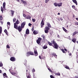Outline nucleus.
<instances>
[{"instance_id":"nucleus-1","label":"nucleus","mask_w":78,"mask_h":78,"mask_svg":"<svg viewBox=\"0 0 78 78\" xmlns=\"http://www.w3.org/2000/svg\"><path fill=\"white\" fill-rule=\"evenodd\" d=\"M51 42H53V45H52V43L50 42V41H48V42L49 45L50 46H52L54 48L58 49V44H57L56 42V41H55V40H53L52 41H51Z\"/></svg>"},{"instance_id":"nucleus-2","label":"nucleus","mask_w":78,"mask_h":78,"mask_svg":"<svg viewBox=\"0 0 78 78\" xmlns=\"http://www.w3.org/2000/svg\"><path fill=\"white\" fill-rule=\"evenodd\" d=\"M47 25L48 26L45 27V30H44V32L45 33H48V30L50 29L49 28H51V25L49 23H47Z\"/></svg>"},{"instance_id":"nucleus-3","label":"nucleus","mask_w":78,"mask_h":78,"mask_svg":"<svg viewBox=\"0 0 78 78\" xmlns=\"http://www.w3.org/2000/svg\"><path fill=\"white\" fill-rule=\"evenodd\" d=\"M14 28H15V29H16V30H18L20 33L21 31H22V28H23L22 27H21L20 26H19L18 27L17 26H15Z\"/></svg>"},{"instance_id":"nucleus-4","label":"nucleus","mask_w":78,"mask_h":78,"mask_svg":"<svg viewBox=\"0 0 78 78\" xmlns=\"http://www.w3.org/2000/svg\"><path fill=\"white\" fill-rule=\"evenodd\" d=\"M23 17H25V18H26L27 19H31V16L30 15H28V16H26V15L25 14H23Z\"/></svg>"},{"instance_id":"nucleus-5","label":"nucleus","mask_w":78,"mask_h":78,"mask_svg":"<svg viewBox=\"0 0 78 78\" xmlns=\"http://www.w3.org/2000/svg\"><path fill=\"white\" fill-rule=\"evenodd\" d=\"M45 23L44 22V18H43L41 23V28H42L43 26H44Z\"/></svg>"},{"instance_id":"nucleus-6","label":"nucleus","mask_w":78,"mask_h":78,"mask_svg":"<svg viewBox=\"0 0 78 78\" xmlns=\"http://www.w3.org/2000/svg\"><path fill=\"white\" fill-rule=\"evenodd\" d=\"M42 40V38L41 37H39L38 38V39L37 40V42L38 44H39L41 43V41Z\"/></svg>"},{"instance_id":"nucleus-7","label":"nucleus","mask_w":78,"mask_h":78,"mask_svg":"<svg viewBox=\"0 0 78 78\" xmlns=\"http://www.w3.org/2000/svg\"><path fill=\"white\" fill-rule=\"evenodd\" d=\"M20 23V22H19V20H17V21L15 23H14V27H15V26H17V25H18V24H19V23Z\"/></svg>"},{"instance_id":"nucleus-8","label":"nucleus","mask_w":78,"mask_h":78,"mask_svg":"<svg viewBox=\"0 0 78 78\" xmlns=\"http://www.w3.org/2000/svg\"><path fill=\"white\" fill-rule=\"evenodd\" d=\"M10 60L11 61L14 62V61H16V58L13 57H11L10 58Z\"/></svg>"},{"instance_id":"nucleus-9","label":"nucleus","mask_w":78,"mask_h":78,"mask_svg":"<svg viewBox=\"0 0 78 78\" xmlns=\"http://www.w3.org/2000/svg\"><path fill=\"white\" fill-rule=\"evenodd\" d=\"M26 25V22H24L22 23L21 24V27H22V28H24V27H25V25Z\"/></svg>"},{"instance_id":"nucleus-10","label":"nucleus","mask_w":78,"mask_h":78,"mask_svg":"<svg viewBox=\"0 0 78 78\" xmlns=\"http://www.w3.org/2000/svg\"><path fill=\"white\" fill-rule=\"evenodd\" d=\"M21 1L22 2H23V3L24 4V6L27 5V3L26 1H24L23 0H21Z\"/></svg>"},{"instance_id":"nucleus-11","label":"nucleus","mask_w":78,"mask_h":78,"mask_svg":"<svg viewBox=\"0 0 78 78\" xmlns=\"http://www.w3.org/2000/svg\"><path fill=\"white\" fill-rule=\"evenodd\" d=\"M34 53L35 56H37L38 55V53H37V50L36 49H34Z\"/></svg>"},{"instance_id":"nucleus-12","label":"nucleus","mask_w":78,"mask_h":78,"mask_svg":"<svg viewBox=\"0 0 78 78\" xmlns=\"http://www.w3.org/2000/svg\"><path fill=\"white\" fill-rule=\"evenodd\" d=\"M3 76L4 78H8V76L6 75V73H4L3 74Z\"/></svg>"},{"instance_id":"nucleus-13","label":"nucleus","mask_w":78,"mask_h":78,"mask_svg":"<svg viewBox=\"0 0 78 78\" xmlns=\"http://www.w3.org/2000/svg\"><path fill=\"white\" fill-rule=\"evenodd\" d=\"M7 27H8V29H9V28H10V25H11V23H10V22H8L7 23Z\"/></svg>"},{"instance_id":"nucleus-14","label":"nucleus","mask_w":78,"mask_h":78,"mask_svg":"<svg viewBox=\"0 0 78 78\" xmlns=\"http://www.w3.org/2000/svg\"><path fill=\"white\" fill-rule=\"evenodd\" d=\"M26 33L27 34H29L30 32H29V29H27L26 31Z\"/></svg>"},{"instance_id":"nucleus-15","label":"nucleus","mask_w":78,"mask_h":78,"mask_svg":"<svg viewBox=\"0 0 78 78\" xmlns=\"http://www.w3.org/2000/svg\"><path fill=\"white\" fill-rule=\"evenodd\" d=\"M63 30H64L65 33H67L68 32L67 31V30L64 27H62Z\"/></svg>"},{"instance_id":"nucleus-16","label":"nucleus","mask_w":78,"mask_h":78,"mask_svg":"<svg viewBox=\"0 0 78 78\" xmlns=\"http://www.w3.org/2000/svg\"><path fill=\"white\" fill-rule=\"evenodd\" d=\"M33 33L34 34H35V35H36L37 34H38V32L36 30H34Z\"/></svg>"},{"instance_id":"nucleus-17","label":"nucleus","mask_w":78,"mask_h":78,"mask_svg":"<svg viewBox=\"0 0 78 78\" xmlns=\"http://www.w3.org/2000/svg\"><path fill=\"white\" fill-rule=\"evenodd\" d=\"M10 72L11 73V74H12V75H15L16 74V73L14 72H11L10 71Z\"/></svg>"},{"instance_id":"nucleus-18","label":"nucleus","mask_w":78,"mask_h":78,"mask_svg":"<svg viewBox=\"0 0 78 78\" xmlns=\"http://www.w3.org/2000/svg\"><path fill=\"white\" fill-rule=\"evenodd\" d=\"M43 49H46V48H47V46L46 44L45 45H44V46L43 47Z\"/></svg>"},{"instance_id":"nucleus-19","label":"nucleus","mask_w":78,"mask_h":78,"mask_svg":"<svg viewBox=\"0 0 78 78\" xmlns=\"http://www.w3.org/2000/svg\"><path fill=\"white\" fill-rule=\"evenodd\" d=\"M72 1L73 3H75V4H76V5H77V2L76 1V0H72Z\"/></svg>"},{"instance_id":"nucleus-20","label":"nucleus","mask_w":78,"mask_h":78,"mask_svg":"<svg viewBox=\"0 0 78 78\" xmlns=\"http://www.w3.org/2000/svg\"><path fill=\"white\" fill-rule=\"evenodd\" d=\"M72 41L73 42H74V43H75V42H76V39H75V38H73Z\"/></svg>"},{"instance_id":"nucleus-21","label":"nucleus","mask_w":78,"mask_h":78,"mask_svg":"<svg viewBox=\"0 0 78 78\" xmlns=\"http://www.w3.org/2000/svg\"><path fill=\"white\" fill-rule=\"evenodd\" d=\"M62 2L58 3V7H60V6H62Z\"/></svg>"},{"instance_id":"nucleus-22","label":"nucleus","mask_w":78,"mask_h":78,"mask_svg":"<svg viewBox=\"0 0 78 78\" xmlns=\"http://www.w3.org/2000/svg\"><path fill=\"white\" fill-rule=\"evenodd\" d=\"M11 14H12V16L13 17V16H14V11L11 10Z\"/></svg>"},{"instance_id":"nucleus-23","label":"nucleus","mask_w":78,"mask_h":78,"mask_svg":"<svg viewBox=\"0 0 78 78\" xmlns=\"http://www.w3.org/2000/svg\"><path fill=\"white\" fill-rule=\"evenodd\" d=\"M5 6H6V3L5 2H4L3 3V8H5Z\"/></svg>"},{"instance_id":"nucleus-24","label":"nucleus","mask_w":78,"mask_h":78,"mask_svg":"<svg viewBox=\"0 0 78 78\" xmlns=\"http://www.w3.org/2000/svg\"><path fill=\"white\" fill-rule=\"evenodd\" d=\"M30 52L29 51L27 52V56H30Z\"/></svg>"},{"instance_id":"nucleus-25","label":"nucleus","mask_w":78,"mask_h":78,"mask_svg":"<svg viewBox=\"0 0 78 78\" xmlns=\"http://www.w3.org/2000/svg\"><path fill=\"white\" fill-rule=\"evenodd\" d=\"M29 53L30 54V55H34V53H33L32 51H29Z\"/></svg>"},{"instance_id":"nucleus-26","label":"nucleus","mask_w":78,"mask_h":78,"mask_svg":"<svg viewBox=\"0 0 78 78\" xmlns=\"http://www.w3.org/2000/svg\"><path fill=\"white\" fill-rule=\"evenodd\" d=\"M54 5L55 6H58V4L55 2L54 3Z\"/></svg>"},{"instance_id":"nucleus-27","label":"nucleus","mask_w":78,"mask_h":78,"mask_svg":"<svg viewBox=\"0 0 78 78\" xmlns=\"http://www.w3.org/2000/svg\"><path fill=\"white\" fill-rule=\"evenodd\" d=\"M2 27H0V34H2Z\"/></svg>"},{"instance_id":"nucleus-28","label":"nucleus","mask_w":78,"mask_h":78,"mask_svg":"<svg viewBox=\"0 0 78 78\" xmlns=\"http://www.w3.org/2000/svg\"><path fill=\"white\" fill-rule=\"evenodd\" d=\"M27 72H28V70H26V76H28V75H30V73H27Z\"/></svg>"},{"instance_id":"nucleus-29","label":"nucleus","mask_w":78,"mask_h":78,"mask_svg":"<svg viewBox=\"0 0 78 78\" xmlns=\"http://www.w3.org/2000/svg\"><path fill=\"white\" fill-rule=\"evenodd\" d=\"M55 74L56 75H58V76H60L61 75L60 73H55Z\"/></svg>"},{"instance_id":"nucleus-30","label":"nucleus","mask_w":78,"mask_h":78,"mask_svg":"<svg viewBox=\"0 0 78 78\" xmlns=\"http://www.w3.org/2000/svg\"><path fill=\"white\" fill-rule=\"evenodd\" d=\"M5 33L7 35H8V32H7V30L6 29H5L4 31Z\"/></svg>"},{"instance_id":"nucleus-31","label":"nucleus","mask_w":78,"mask_h":78,"mask_svg":"<svg viewBox=\"0 0 78 78\" xmlns=\"http://www.w3.org/2000/svg\"><path fill=\"white\" fill-rule=\"evenodd\" d=\"M52 55H53V56H54L57 57V55H56V54L55 53H53L52 54Z\"/></svg>"},{"instance_id":"nucleus-32","label":"nucleus","mask_w":78,"mask_h":78,"mask_svg":"<svg viewBox=\"0 0 78 78\" xmlns=\"http://www.w3.org/2000/svg\"><path fill=\"white\" fill-rule=\"evenodd\" d=\"M0 20H3V17L1 14H0Z\"/></svg>"},{"instance_id":"nucleus-33","label":"nucleus","mask_w":78,"mask_h":78,"mask_svg":"<svg viewBox=\"0 0 78 78\" xmlns=\"http://www.w3.org/2000/svg\"><path fill=\"white\" fill-rule=\"evenodd\" d=\"M76 33H77V32L75 31L73 34V36H75V34H76Z\"/></svg>"},{"instance_id":"nucleus-34","label":"nucleus","mask_w":78,"mask_h":78,"mask_svg":"<svg viewBox=\"0 0 78 78\" xmlns=\"http://www.w3.org/2000/svg\"><path fill=\"white\" fill-rule=\"evenodd\" d=\"M0 22L2 25H3V20H0Z\"/></svg>"},{"instance_id":"nucleus-35","label":"nucleus","mask_w":78,"mask_h":78,"mask_svg":"<svg viewBox=\"0 0 78 78\" xmlns=\"http://www.w3.org/2000/svg\"><path fill=\"white\" fill-rule=\"evenodd\" d=\"M65 68L67 69H68L69 70L70 69V68H69V67L68 66H66Z\"/></svg>"},{"instance_id":"nucleus-36","label":"nucleus","mask_w":78,"mask_h":78,"mask_svg":"<svg viewBox=\"0 0 78 78\" xmlns=\"http://www.w3.org/2000/svg\"><path fill=\"white\" fill-rule=\"evenodd\" d=\"M16 20V18H14L13 19V22H15Z\"/></svg>"},{"instance_id":"nucleus-37","label":"nucleus","mask_w":78,"mask_h":78,"mask_svg":"<svg viewBox=\"0 0 78 78\" xmlns=\"http://www.w3.org/2000/svg\"><path fill=\"white\" fill-rule=\"evenodd\" d=\"M1 11H2V13H3V7H1Z\"/></svg>"},{"instance_id":"nucleus-38","label":"nucleus","mask_w":78,"mask_h":78,"mask_svg":"<svg viewBox=\"0 0 78 78\" xmlns=\"http://www.w3.org/2000/svg\"><path fill=\"white\" fill-rule=\"evenodd\" d=\"M34 76V78H37V77H36V74H34L33 75Z\"/></svg>"},{"instance_id":"nucleus-39","label":"nucleus","mask_w":78,"mask_h":78,"mask_svg":"<svg viewBox=\"0 0 78 78\" xmlns=\"http://www.w3.org/2000/svg\"><path fill=\"white\" fill-rule=\"evenodd\" d=\"M62 51L63 53H66V52H65L64 49H62Z\"/></svg>"},{"instance_id":"nucleus-40","label":"nucleus","mask_w":78,"mask_h":78,"mask_svg":"<svg viewBox=\"0 0 78 78\" xmlns=\"http://www.w3.org/2000/svg\"><path fill=\"white\" fill-rule=\"evenodd\" d=\"M48 69L51 72H52V71L51 70V69L49 68H48Z\"/></svg>"},{"instance_id":"nucleus-41","label":"nucleus","mask_w":78,"mask_h":78,"mask_svg":"<svg viewBox=\"0 0 78 78\" xmlns=\"http://www.w3.org/2000/svg\"><path fill=\"white\" fill-rule=\"evenodd\" d=\"M41 37L43 38L44 40L45 39V36L44 35H42Z\"/></svg>"},{"instance_id":"nucleus-42","label":"nucleus","mask_w":78,"mask_h":78,"mask_svg":"<svg viewBox=\"0 0 78 78\" xmlns=\"http://www.w3.org/2000/svg\"><path fill=\"white\" fill-rule=\"evenodd\" d=\"M50 78H55L54 77V76H53V75H51L50 76Z\"/></svg>"},{"instance_id":"nucleus-43","label":"nucleus","mask_w":78,"mask_h":78,"mask_svg":"<svg viewBox=\"0 0 78 78\" xmlns=\"http://www.w3.org/2000/svg\"><path fill=\"white\" fill-rule=\"evenodd\" d=\"M32 21L33 22H34L36 21V19H32Z\"/></svg>"},{"instance_id":"nucleus-44","label":"nucleus","mask_w":78,"mask_h":78,"mask_svg":"<svg viewBox=\"0 0 78 78\" xmlns=\"http://www.w3.org/2000/svg\"><path fill=\"white\" fill-rule=\"evenodd\" d=\"M35 70L34 69H32V72H35Z\"/></svg>"},{"instance_id":"nucleus-45","label":"nucleus","mask_w":78,"mask_h":78,"mask_svg":"<svg viewBox=\"0 0 78 78\" xmlns=\"http://www.w3.org/2000/svg\"><path fill=\"white\" fill-rule=\"evenodd\" d=\"M49 1H50V0H45V3H47Z\"/></svg>"},{"instance_id":"nucleus-46","label":"nucleus","mask_w":78,"mask_h":78,"mask_svg":"<svg viewBox=\"0 0 78 78\" xmlns=\"http://www.w3.org/2000/svg\"><path fill=\"white\" fill-rule=\"evenodd\" d=\"M31 30L32 31H34V26H33Z\"/></svg>"},{"instance_id":"nucleus-47","label":"nucleus","mask_w":78,"mask_h":78,"mask_svg":"<svg viewBox=\"0 0 78 78\" xmlns=\"http://www.w3.org/2000/svg\"><path fill=\"white\" fill-rule=\"evenodd\" d=\"M3 66V63H0V67H2Z\"/></svg>"},{"instance_id":"nucleus-48","label":"nucleus","mask_w":78,"mask_h":78,"mask_svg":"<svg viewBox=\"0 0 78 78\" xmlns=\"http://www.w3.org/2000/svg\"><path fill=\"white\" fill-rule=\"evenodd\" d=\"M28 25L29 26V27H31V25H32V24H31V23H29Z\"/></svg>"},{"instance_id":"nucleus-49","label":"nucleus","mask_w":78,"mask_h":78,"mask_svg":"<svg viewBox=\"0 0 78 78\" xmlns=\"http://www.w3.org/2000/svg\"><path fill=\"white\" fill-rule=\"evenodd\" d=\"M6 47L7 48H9V46L8 45H7Z\"/></svg>"},{"instance_id":"nucleus-50","label":"nucleus","mask_w":78,"mask_h":78,"mask_svg":"<svg viewBox=\"0 0 78 78\" xmlns=\"http://www.w3.org/2000/svg\"><path fill=\"white\" fill-rule=\"evenodd\" d=\"M29 75H28L27 76V78H31V77H30V76Z\"/></svg>"},{"instance_id":"nucleus-51","label":"nucleus","mask_w":78,"mask_h":78,"mask_svg":"<svg viewBox=\"0 0 78 78\" xmlns=\"http://www.w3.org/2000/svg\"><path fill=\"white\" fill-rule=\"evenodd\" d=\"M75 24L76 25H78V23L77 22H76L75 23Z\"/></svg>"},{"instance_id":"nucleus-52","label":"nucleus","mask_w":78,"mask_h":78,"mask_svg":"<svg viewBox=\"0 0 78 78\" xmlns=\"http://www.w3.org/2000/svg\"><path fill=\"white\" fill-rule=\"evenodd\" d=\"M39 58L40 59H42V58H41V56H39Z\"/></svg>"},{"instance_id":"nucleus-53","label":"nucleus","mask_w":78,"mask_h":78,"mask_svg":"<svg viewBox=\"0 0 78 78\" xmlns=\"http://www.w3.org/2000/svg\"><path fill=\"white\" fill-rule=\"evenodd\" d=\"M72 7L73 8V9H74V8H75V6L74 5H72Z\"/></svg>"},{"instance_id":"nucleus-54","label":"nucleus","mask_w":78,"mask_h":78,"mask_svg":"<svg viewBox=\"0 0 78 78\" xmlns=\"http://www.w3.org/2000/svg\"><path fill=\"white\" fill-rule=\"evenodd\" d=\"M60 20H61V21H62L63 20V19H62V17H61L60 18Z\"/></svg>"},{"instance_id":"nucleus-55","label":"nucleus","mask_w":78,"mask_h":78,"mask_svg":"<svg viewBox=\"0 0 78 78\" xmlns=\"http://www.w3.org/2000/svg\"><path fill=\"white\" fill-rule=\"evenodd\" d=\"M76 55H77V58H78V52H76Z\"/></svg>"},{"instance_id":"nucleus-56","label":"nucleus","mask_w":78,"mask_h":78,"mask_svg":"<svg viewBox=\"0 0 78 78\" xmlns=\"http://www.w3.org/2000/svg\"><path fill=\"white\" fill-rule=\"evenodd\" d=\"M24 65H25V66H26L27 67V64L26 63L24 64Z\"/></svg>"},{"instance_id":"nucleus-57","label":"nucleus","mask_w":78,"mask_h":78,"mask_svg":"<svg viewBox=\"0 0 78 78\" xmlns=\"http://www.w3.org/2000/svg\"><path fill=\"white\" fill-rule=\"evenodd\" d=\"M57 37H58V38H59L60 37L59 36V35H57Z\"/></svg>"},{"instance_id":"nucleus-58","label":"nucleus","mask_w":78,"mask_h":78,"mask_svg":"<svg viewBox=\"0 0 78 78\" xmlns=\"http://www.w3.org/2000/svg\"><path fill=\"white\" fill-rule=\"evenodd\" d=\"M2 73V70L0 69V73Z\"/></svg>"},{"instance_id":"nucleus-59","label":"nucleus","mask_w":78,"mask_h":78,"mask_svg":"<svg viewBox=\"0 0 78 78\" xmlns=\"http://www.w3.org/2000/svg\"><path fill=\"white\" fill-rule=\"evenodd\" d=\"M69 56H71V55H72V53H70L69 54Z\"/></svg>"},{"instance_id":"nucleus-60","label":"nucleus","mask_w":78,"mask_h":78,"mask_svg":"<svg viewBox=\"0 0 78 78\" xmlns=\"http://www.w3.org/2000/svg\"><path fill=\"white\" fill-rule=\"evenodd\" d=\"M76 19L77 20H78V18H76Z\"/></svg>"},{"instance_id":"nucleus-61","label":"nucleus","mask_w":78,"mask_h":78,"mask_svg":"<svg viewBox=\"0 0 78 78\" xmlns=\"http://www.w3.org/2000/svg\"><path fill=\"white\" fill-rule=\"evenodd\" d=\"M64 50H65L66 51H67V49H64Z\"/></svg>"},{"instance_id":"nucleus-62","label":"nucleus","mask_w":78,"mask_h":78,"mask_svg":"<svg viewBox=\"0 0 78 78\" xmlns=\"http://www.w3.org/2000/svg\"><path fill=\"white\" fill-rule=\"evenodd\" d=\"M58 15H60V13H58Z\"/></svg>"},{"instance_id":"nucleus-63","label":"nucleus","mask_w":78,"mask_h":78,"mask_svg":"<svg viewBox=\"0 0 78 78\" xmlns=\"http://www.w3.org/2000/svg\"><path fill=\"white\" fill-rule=\"evenodd\" d=\"M73 17H75V15H74V14H73Z\"/></svg>"},{"instance_id":"nucleus-64","label":"nucleus","mask_w":78,"mask_h":78,"mask_svg":"<svg viewBox=\"0 0 78 78\" xmlns=\"http://www.w3.org/2000/svg\"><path fill=\"white\" fill-rule=\"evenodd\" d=\"M17 1H18V2H20V1L19 0H17Z\"/></svg>"}]
</instances>
